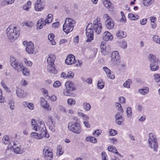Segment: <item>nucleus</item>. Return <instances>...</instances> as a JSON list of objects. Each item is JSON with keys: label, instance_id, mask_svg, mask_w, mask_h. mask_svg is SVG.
Segmentation results:
<instances>
[{"label": "nucleus", "instance_id": "nucleus-2", "mask_svg": "<svg viewBox=\"0 0 160 160\" xmlns=\"http://www.w3.org/2000/svg\"><path fill=\"white\" fill-rule=\"evenodd\" d=\"M6 34L10 40H15L19 35V32L16 27L9 26L7 29Z\"/></svg>", "mask_w": 160, "mask_h": 160}, {"label": "nucleus", "instance_id": "nucleus-31", "mask_svg": "<svg viewBox=\"0 0 160 160\" xmlns=\"http://www.w3.org/2000/svg\"><path fill=\"white\" fill-rule=\"evenodd\" d=\"M83 107L84 109L86 111L89 110L91 108V106L90 104L86 102L83 103Z\"/></svg>", "mask_w": 160, "mask_h": 160}, {"label": "nucleus", "instance_id": "nucleus-35", "mask_svg": "<svg viewBox=\"0 0 160 160\" xmlns=\"http://www.w3.org/2000/svg\"><path fill=\"white\" fill-rule=\"evenodd\" d=\"M22 68H21V71H22V72L23 73L24 75H26V76L29 75V70L27 68H26L24 66L23 64L22 65Z\"/></svg>", "mask_w": 160, "mask_h": 160}, {"label": "nucleus", "instance_id": "nucleus-8", "mask_svg": "<svg viewBox=\"0 0 160 160\" xmlns=\"http://www.w3.org/2000/svg\"><path fill=\"white\" fill-rule=\"evenodd\" d=\"M10 62L11 66L17 72L21 71V68H22V64L19 63L16 59L13 57H11Z\"/></svg>", "mask_w": 160, "mask_h": 160}, {"label": "nucleus", "instance_id": "nucleus-49", "mask_svg": "<svg viewBox=\"0 0 160 160\" xmlns=\"http://www.w3.org/2000/svg\"><path fill=\"white\" fill-rule=\"evenodd\" d=\"M47 102L45 99L43 98H40V103L42 105V107L47 103Z\"/></svg>", "mask_w": 160, "mask_h": 160}, {"label": "nucleus", "instance_id": "nucleus-10", "mask_svg": "<svg viewBox=\"0 0 160 160\" xmlns=\"http://www.w3.org/2000/svg\"><path fill=\"white\" fill-rule=\"evenodd\" d=\"M39 132L40 133V135L42 137H45L48 138L49 137V135L48 133L46 127L45 126L44 123L41 124L39 128Z\"/></svg>", "mask_w": 160, "mask_h": 160}, {"label": "nucleus", "instance_id": "nucleus-58", "mask_svg": "<svg viewBox=\"0 0 160 160\" xmlns=\"http://www.w3.org/2000/svg\"><path fill=\"white\" fill-rule=\"evenodd\" d=\"M147 22V19H143L140 21V23L142 25H144Z\"/></svg>", "mask_w": 160, "mask_h": 160}, {"label": "nucleus", "instance_id": "nucleus-52", "mask_svg": "<svg viewBox=\"0 0 160 160\" xmlns=\"http://www.w3.org/2000/svg\"><path fill=\"white\" fill-rule=\"evenodd\" d=\"M24 62L25 64L28 66H31L32 65V62L30 61L27 60L26 59H24Z\"/></svg>", "mask_w": 160, "mask_h": 160}, {"label": "nucleus", "instance_id": "nucleus-4", "mask_svg": "<svg viewBox=\"0 0 160 160\" xmlns=\"http://www.w3.org/2000/svg\"><path fill=\"white\" fill-rule=\"evenodd\" d=\"M75 22L70 18H67L63 26V29L67 34L72 31Z\"/></svg>", "mask_w": 160, "mask_h": 160}, {"label": "nucleus", "instance_id": "nucleus-41", "mask_svg": "<svg viewBox=\"0 0 160 160\" xmlns=\"http://www.w3.org/2000/svg\"><path fill=\"white\" fill-rule=\"evenodd\" d=\"M153 39L154 41L157 43L159 44L160 43V38H159V36L157 35H154L153 37Z\"/></svg>", "mask_w": 160, "mask_h": 160}, {"label": "nucleus", "instance_id": "nucleus-21", "mask_svg": "<svg viewBox=\"0 0 160 160\" xmlns=\"http://www.w3.org/2000/svg\"><path fill=\"white\" fill-rule=\"evenodd\" d=\"M103 69L105 72L108 77L111 79H113L115 78V76L112 74L111 70L107 67H103Z\"/></svg>", "mask_w": 160, "mask_h": 160}, {"label": "nucleus", "instance_id": "nucleus-23", "mask_svg": "<svg viewBox=\"0 0 160 160\" xmlns=\"http://www.w3.org/2000/svg\"><path fill=\"white\" fill-rule=\"evenodd\" d=\"M108 151L112 152H115L118 156L122 157V155L117 151L116 148L112 146H110L108 147Z\"/></svg>", "mask_w": 160, "mask_h": 160}, {"label": "nucleus", "instance_id": "nucleus-17", "mask_svg": "<svg viewBox=\"0 0 160 160\" xmlns=\"http://www.w3.org/2000/svg\"><path fill=\"white\" fill-rule=\"evenodd\" d=\"M102 38L103 40L105 41H108L109 40L111 41L113 38V36L108 31L105 32L103 35Z\"/></svg>", "mask_w": 160, "mask_h": 160}, {"label": "nucleus", "instance_id": "nucleus-46", "mask_svg": "<svg viewBox=\"0 0 160 160\" xmlns=\"http://www.w3.org/2000/svg\"><path fill=\"white\" fill-rule=\"evenodd\" d=\"M42 107L48 111H50L51 110V107H50L49 104L48 103L45 104V105H43Z\"/></svg>", "mask_w": 160, "mask_h": 160}, {"label": "nucleus", "instance_id": "nucleus-59", "mask_svg": "<svg viewBox=\"0 0 160 160\" xmlns=\"http://www.w3.org/2000/svg\"><path fill=\"white\" fill-rule=\"evenodd\" d=\"M61 149L62 148L61 146H58V147L57 151L59 152V155H61L63 153V152L61 151Z\"/></svg>", "mask_w": 160, "mask_h": 160}, {"label": "nucleus", "instance_id": "nucleus-61", "mask_svg": "<svg viewBox=\"0 0 160 160\" xmlns=\"http://www.w3.org/2000/svg\"><path fill=\"white\" fill-rule=\"evenodd\" d=\"M59 108L60 110V111H61L62 112H66V109L64 107H63L61 106H59Z\"/></svg>", "mask_w": 160, "mask_h": 160}, {"label": "nucleus", "instance_id": "nucleus-5", "mask_svg": "<svg viewBox=\"0 0 160 160\" xmlns=\"http://www.w3.org/2000/svg\"><path fill=\"white\" fill-rule=\"evenodd\" d=\"M65 85L66 89L63 90L64 95L67 96H72V93L71 92L74 91L76 89L74 83L72 81H69L66 82Z\"/></svg>", "mask_w": 160, "mask_h": 160}, {"label": "nucleus", "instance_id": "nucleus-24", "mask_svg": "<svg viewBox=\"0 0 160 160\" xmlns=\"http://www.w3.org/2000/svg\"><path fill=\"white\" fill-rule=\"evenodd\" d=\"M149 92V88L148 87H144V88L140 89L138 90V92L143 95H147Z\"/></svg>", "mask_w": 160, "mask_h": 160}, {"label": "nucleus", "instance_id": "nucleus-45", "mask_svg": "<svg viewBox=\"0 0 160 160\" xmlns=\"http://www.w3.org/2000/svg\"><path fill=\"white\" fill-rule=\"evenodd\" d=\"M128 18H131V20H136L138 19V18H136L134 14L132 13H129L128 15Z\"/></svg>", "mask_w": 160, "mask_h": 160}, {"label": "nucleus", "instance_id": "nucleus-16", "mask_svg": "<svg viewBox=\"0 0 160 160\" xmlns=\"http://www.w3.org/2000/svg\"><path fill=\"white\" fill-rule=\"evenodd\" d=\"M47 124L50 130L52 132L55 131V122L52 121L51 117H50L48 119Z\"/></svg>", "mask_w": 160, "mask_h": 160}, {"label": "nucleus", "instance_id": "nucleus-18", "mask_svg": "<svg viewBox=\"0 0 160 160\" xmlns=\"http://www.w3.org/2000/svg\"><path fill=\"white\" fill-rule=\"evenodd\" d=\"M48 58L47 61L48 64L53 65L54 64L55 60L56 59V57L54 54L50 53L48 54Z\"/></svg>", "mask_w": 160, "mask_h": 160}, {"label": "nucleus", "instance_id": "nucleus-25", "mask_svg": "<svg viewBox=\"0 0 160 160\" xmlns=\"http://www.w3.org/2000/svg\"><path fill=\"white\" fill-rule=\"evenodd\" d=\"M116 35L117 37L119 38H124L126 37L127 36L126 34L124 32L122 31H118L117 32Z\"/></svg>", "mask_w": 160, "mask_h": 160}, {"label": "nucleus", "instance_id": "nucleus-19", "mask_svg": "<svg viewBox=\"0 0 160 160\" xmlns=\"http://www.w3.org/2000/svg\"><path fill=\"white\" fill-rule=\"evenodd\" d=\"M105 25L108 29H112L114 26V22L111 18H108L106 21Z\"/></svg>", "mask_w": 160, "mask_h": 160}, {"label": "nucleus", "instance_id": "nucleus-38", "mask_svg": "<svg viewBox=\"0 0 160 160\" xmlns=\"http://www.w3.org/2000/svg\"><path fill=\"white\" fill-rule=\"evenodd\" d=\"M9 102L8 104L10 105V109L12 110H14L15 106L14 101L12 100H10L9 101Z\"/></svg>", "mask_w": 160, "mask_h": 160}, {"label": "nucleus", "instance_id": "nucleus-37", "mask_svg": "<svg viewBox=\"0 0 160 160\" xmlns=\"http://www.w3.org/2000/svg\"><path fill=\"white\" fill-rule=\"evenodd\" d=\"M154 0H143V4L146 6H148L152 3Z\"/></svg>", "mask_w": 160, "mask_h": 160}, {"label": "nucleus", "instance_id": "nucleus-62", "mask_svg": "<svg viewBox=\"0 0 160 160\" xmlns=\"http://www.w3.org/2000/svg\"><path fill=\"white\" fill-rule=\"evenodd\" d=\"M42 19H39L37 22V28H39L40 26V25L41 24V23H42Z\"/></svg>", "mask_w": 160, "mask_h": 160}, {"label": "nucleus", "instance_id": "nucleus-32", "mask_svg": "<svg viewBox=\"0 0 160 160\" xmlns=\"http://www.w3.org/2000/svg\"><path fill=\"white\" fill-rule=\"evenodd\" d=\"M105 7L107 8H110L111 3L109 0H102Z\"/></svg>", "mask_w": 160, "mask_h": 160}, {"label": "nucleus", "instance_id": "nucleus-27", "mask_svg": "<svg viewBox=\"0 0 160 160\" xmlns=\"http://www.w3.org/2000/svg\"><path fill=\"white\" fill-rule=\"evenodd\" d=\"M152 63H150V70L152 71H154L157 70L159 68V66L158 65L157 63H153L151 65Z\"/></svg>", "mask_w": 160, "mask_h": 160}, {"label": "nucleus", "instance_id": "nucleus-9", "mask_svg": "<svg viewBox=\"0 0 160 160\" xmlns=\"http://www.w3.org/2000/svg\"><path fill=\"white\" fill-rule=\"evenodd\" d=\"M43 154L46 160H52L53 158V153L49 151L48 146L44 147L43 151Z\"/></svg>", "mask_w": 160, "mask_h": 160}, {"label": "nucleus", "instance_id": "nucleus-26", "mask_svg": "<svg viewBox=\"0 0 160 160\" xmlns=\"http://www.w3.org/2000/svg\"><path fill=\"white\" fill-rule=\"evenodd\" d=\"M85 140L87 142H90L93 143H96L97 141L96 138L91 136L87 137L85 138Z\"/></svg>", "mask_w": 160, "mask_h": 160}, {"label": "nucleus", "instance_id": "nucleus-50", "mask_svg": "<svg viewBox=\"0 0 160 160\" xmlns=\"http://www.w3.org/2000/svg\"><path fill=\"white\" fill-rule=\"evenodd\" d=\"M117 134V132L116 131L111 129L110 131V135L111 136H114Z\"/></svg>", "mask_w": 160, "mask_h": 160}, {"label": "nucleus", "instance_id": "nucleus-13", "mask_svg": "<svg viewBox=\"0 0 160 160\" xmlns=\"http://www.w3.org/2000/svg\"><path fill=\"white\" fill-rule=\"evenodd\" d=\"M16 94L17 96L20 98H24L28 95L27 92H24V91L18 88V87H17Z\"/></svg>", "mask_w": 160, "mask_h": 160}, {"label": "nucleus", "instance_id": "nucleus-3", "mask_svg": "<svg viewBox=\"0 0 160 160\" xmlns=\"http://www.w3.org/2000/svg\"><path fill=\"white\" fill-rule=\"evenodd\" d=\"M149 137L148 140V147L153 149L154 152H157L158 145L156 136L153 133H150L149 134Z\"/></svg>", "mask_w": 160, "mask_h": 160}, {"label": "nucleus", "instance_id": "nucleus-64", "mask_svg": "<svg viewBox=\"0 0 160 160\" xmlns=\"http://www.w3.org/2000/svg\"><path fill=\"white\" fill-rule=\"evenodd\" d=\"M102 160L106 159L107 155L105 152H102L101 153Z\"/></svg>", "mask_w": 160, "mask_h": 160}, {"label": "nucleus", "instance_id": "nucleus-48", "mask_svg": "<svg viewBox=\"0 0 160 160\" xmlns=\"http://www.w3.org/2000/svg\"><path fill=\"white\" fill-rule=\"evenodd\" d=\"M61 85V83L59 81H56L53 84V86L55 88H58Z\"/></svg>", "mask_w": 160, "mask_h": 160}, {"label": "nucleus", "instance_id": "nucleus-54", "mask_svg": "<svg viewBox=\"0 0 160 160\" xmlns=\"http://www.w3.org/2000/svg\"><path fill=\"white\" fill-rule=\"evenodd\" d=\"M13 146L15 147L14 148H20V145L17 142H13Z\"/></svg>", "mask_w": 160, "mask_h": 160}, {"label": "nucleus", "instance_id": "nucleus-15", "mask_svg": "<svg viewBox=\"0 0 160 160\" xmlns=\"http://www.w3.org/2000/svg\"><path fill=\"white\" fill-rule=\"evenodd\" d=\"M148 58L150 63H152L151 65L153 63L158 64L160 61L159 58H157L155 55L152 53H150L149 55Z\"/></svg>", "mask_w": 160, "mask_h": 160}, {"label": "nucleus", "instance_id": "nucleus-57", "mask_svg": "<svg viewBox=\"0 0 160 160\" xmlns=\"http://www.w3.org/2000/svg\"><path fill=\"white\" fill-rule=\"evenodd\" d=\"M14 0H5L4 1L5 3L8 4H11L14 2Z\"/></svg>", "mask_w": 160, "mask_h": 160}, {"label": "nucleus", "instance_id": "nucleus-55", "mask_svg": "<svg viewBox=\"0 0 160 160\" xmlns=\"http://www.w3.org/2000/svg\"><path fill=\"white\" fill-rule=\"evenodd\" d=\"M48 98L50 99L52 101H55L57 100V97L55 95H53L51 96V97L48 96Z\"/></svg>", "mask_w": 160, "mask_h": 160}, {"label": "nucleus", "instance_id": "nucleus-6", "mask_svg": "<svg viewBox=\"0 0 160 160\" xmlns=\"http://www.w3.org/2000/svg\"><path fill=\"white\" fill-rule=\"evenodd\" d=\"M68 128L72 132L79 134L82 131L80 124L77 122H70L68 124Z\"/></svg>", "mask_w": 160, "mask_h": 160}, {"label": "nucleus", "instance_id": "nucleus-40", "mask_svg": "<svg viewBox=\"0 0 160 160\" xmlns=\"http://www.w3.org/2000/svg\"><path fill=\"white\" fill-rule=\"evenodd\" d=\"M67 102L68 104L70 105H73L76 103L75 100L72 98H69L68 99Z\"/></svg>", "mask_w": 160, "mask_h": 160}, {"label": "nucleus", "instance_id": "nucleus-11", "mask_svg": "<svg viewBox=\"0 0 160 160\" xmlns=\"http://www.w3.org/2000/svg\"><path fill=\"white\" fill-rule=\"evenodd\" d=\"M115 122L118 125H123L124 119L122 116L120 112H118L115 116Z\"/></svg>", "mask_w": 160, "mask_h": 160}, {"label": "nucleus", "instance_id": "nucleus-22", "mask_svg": "<svg viewBox=\"0 0 160 160\" xmlns=\"http://www.w3.org/2000/svg\"><path fill=\"white\" fill-rule=\"evenodd\" d=\"M47 68L48 72L50 73L55 74L57 72V70L55 68L54 64H48Z\"/></svg>", "mask_w": 160, "mask_h": 160}, {"label": "nucleus", "instance_id": "nucleus-28", "mask_svg": "<svg viewBox=\"0 0 160 160\" xmlns=\"http://www.w3.org/2000/svg\"><path fill=\"white\" fill-rule=\"evenodd\" d=\"M31 137L32 138H36L37 139H41L42 138L39 134L36 132H32L31 134Z\"/></svg>", "mask_w": 160, "mask_h": 160}, {"label": "nucleus", "instance_id": "nucleus-42", "mask_svg": "<svg viewBox=\"0 0 160 160\" xmlns=\"http://www.w3.org/2000/svg\"><path fill=\"white\" fill-rule=\"evenodd\" d=\"M13 150L14 152L17 154H21L22 152L21 149L19 148H14Z\"/></svg>", "mask_w": 160, "mask_h": 160}, {"label": "nucleus", "instance_id": "nucleus-1", "mask_svg": "<svg viewBox=\"0 0 160 160\" xmlns=\"http://www.w3.org/2000/svg\"><path fill=\"white\" fill-rule=\"evenodd\" d=\"M101 19L99 17L93 22V24L92 23H88L86 28V34L87 37V39L86 40L87 42H90L93 39V31L98 34H99L102 29V25L100 23Z\"/></svg>", "mask_w": 160, "mask_h": 160}, {"label": "nucleus", "instance_id": "nucleus-14", "mask_svg": "<svg viewBox=\"0 0 160 160\" xmlns=\"http://www.w3.org/2000/svg\"><path fill=\"white\" fill-rule=\"evenodd\" d=\"M26 52L29 54H32L34 51V44L31 42H29L27 43L26 48Z\"/></svg>", "mask_w": 160, "mask_h": 160}, {"label": "nucleus", "instance_id": "nucleus-30", "mask_svg": "<svg viewBox=\"0 0 160 160\" xmlns=\"http://www.w3.org/2000/svg\"><path fill=\"white\" fill-rule=\"evenodd\" d=\"M97 86L98 88L100 89H102L104 86V83L102 81V80L100 79L99 80L97 83Z\"/></svg>", "mask_w": 160, "mask_h": 160}, {"label": "nucleus", "instance_id": "nucleus-20", "mask_svg": "<svg viewBox=\"0 0 160 160\" xmlns=\"http://www.w3.org/2000/svg\"><path fill=\"white\" fill-rule=\"evenodd\" d=\"M42 4L41 0H37L34 6V8L36 11H41L43 9L44 7L42 6Z\"/></svg>", "mask_w": 160, "mask_h": 160}, {"label": "nucleus", "instance_id": "nucleus-53", "mask_svg": "<svg viewBox=\"0 0 160 160\" xmlns=\"http://www.w3.org/2000/svg\"><path fill=\"white\" fill-rule=\"evenodd\" d=\"M127 44L126 42H123L121 44V46L124 49L126 48L127 47Z\"/></svg>", "mask_w": 160, "mask_h": 160}, {"label": "nucleus", "instance_id": "nucleus-47", "mask_svg": "<svg viewBox=\"0 0 160 160\" xmlns=\"http://www.w3.org/2000/svg\"><path fill=\"white\" fill-rule=\"evenodd\" d=\"M110 52V50L109 49H107L106 48V50H104L103 51H101L102 54L104 56L108 55L109 53Z\"/></svg>", "mask_w": 160, "mask_h": 160}, {"label": "nucleus", "instance_id": "nucleus-43", "mask_svg": "<svg viewBox=\"0 0 160 160\" xmlns=\"http://www.w3.org/2000/svg\"><path fill=\"white\" fill-rule=\"evenodd\" d=\"M74 75V73L71 71L69 72L67 74V78H72Z\"/></svg>", "mask_w": 160, "mask_h": 160}, {"label": "nucleus", "instance_id": "nucleus-44", "mask_svg": "<svg viewBox=\"0 0 160 160\" xmlns=\"http://www.w3.org/2000/svg\"><path fill=\"white\" fill-rule=\"evenodd\" d=\"M105 43L104 42H102L101 43L100 48L101 50V51H103L104 50H106V46L105 45Z\"/></svg>", "mask_w": 160, "mask_h": 160}, {"label": "nucleus", "instance_id": "nucleus-63", "mask_svg": "<svg viewBox=\"0 0 160 160\" xmlns=\"http://www.w3.org/2000/svg\"><path fill=\"white\" fill-rule=\"evenodd\" d=\"M119 101L121 103H124L125 102V99L123 97H121L119 98Z\"/></svg>", "mask_w": 160, "mask_h": 160}, {"label": "nucleus", "instance_id": "nucleus-12", "mask_svg": "<svg viewBox=\"0 0 160 160\" xmlns=\"http://www.w3.org/2000/svg\"><path fill=\"white\" fill-rule=\"evenodd\" d=\"M65 63L68 65H71L76 62V60L74 56L71 54L68 55L66 59Z\"/></svg>", "mask_w": 160, "mask_h": 160}, {"label": "nucleus", "instance_id": "nucleus-7", "mask_svg": "<svg viewBox=\"0 0 160 160\" xmlns=\"http://www.w3.org/2000/svg\"><path fill=\"white\" fill-rule=\"evenodd\" d=\"M111 59L110 62L114 66H118L120 62V57L118 52L117 51L112 52L111 54Z\"/></svg>", "mask_w": 160, "mask_h": 160}, {"label": "nucleus", "instance_id": "nucleus-39", "mask_svg": "<svg viewBox=\"0 0 160 160\" xmlns=\"http://www.w3.org/2000/svg\"><path fill=\"white\" fill-rule=\"evenodd\" d=\"M127 116L128 117H131L132 115V111L131 108L128 107L127 108L126 110Z\"/></svg>", "mask_w": 160, "mask_h": 160}, {"label": "nucleus", "instance_id": "nucleus-56", "mask_svg": "<svg viewBox=\"0 0 160 160\" xmlns=\"http://www.w3.org/2000/svg\"><path fill=\"white\" fill-rule=\"evenodd\" d=\"M27 107L31 110H33L34 108L33 105L32 103H28V104L27 105Z\"/></svg>", "mask_w": 160, "mask_h": 160}, {"label": "nucleus", "instance_id": "nucleus-36", "mask_svg": "<svg viewBox=\"0 0 160 160\" xmlns=\"http://www.w3.org/2000/svg\"><path fill=\"white\" fill-rule=\"evenodd\" d=\"M154 80L156 82H160V74H155L153 75Z\"/></svg>", "mask_w": 160, "mask_h": 160}, {"label": "nucleus", "instance_id": "nucleus-60", "mask_svg": "<svg viewBox=\"0 0 160 160\" xmlns=\"http://www.w3.org/2000/svg\"><path fill=\"white\" fill-rule=\"evenodd\" d=\"M83 122L84 124L87 128H88L90 127V125L88 123V121L84 120Z\"/></svg>", "mask_w": 160, "mask_h": 160}, {"label": "nucleus", "instance_id": "nucleus-34", "mask_svg": "<svg viewBox=\"0 0 160 160\" xmlns=\"http://www.w3.org/2000/svg\"><path fill=\"white\" fill-rule=\"evenodd\" d=\"M132 83V81L130 79H128L123 84V86L127 88H129L131 84Z\"/></svg>", "mask_w": 160, "mask_h": 160}, {"label": "nucleus", "instance_id": "nucleus-33", "mask_svg": "<svg viewBox=\"0 0 160 160\" xmlns=\"http://www.w3.org/2000/svg\"><path fill=\"white\" fill-rule=\"evenodd\" d=\"M52 17V15L51 14H48L47 17V18H46L45 20V21L46 23H50L53 19Z\"/></svg>", "mask_w": 160, "mask_h": 160}, {"label": "nucleus", "instance_id": "nucleus-29", "mask_svg": "<svg viewBox=\"0 0 160 160\" xmlns=\"http://www.w3.org/2000/svg\"><path fill=\"white\" fill-rule=\"evenodd\" d=\"M48 39L51 42L52 44L53 45H55L56 44V42L53 41V38L54 37V35L52 33H50L48 36Z\"/></svg>", "mask_w": 160, "mask_h": 160}, {"label": "nucleus", "instance_id": "nucleus-51", "mask_svg": "<svg viewBox=\"0 0 160 160\" xmlns=\"http://www.w3.org/2000/svg\"><path fill=\"white\" fill-rule=\"evenodd\" d=\"M25 26L31 28L33 26V23L31 22H28L24 23Z\"/></svg>", "mask_w": 160, "mask_h": 160}]
</instances>
